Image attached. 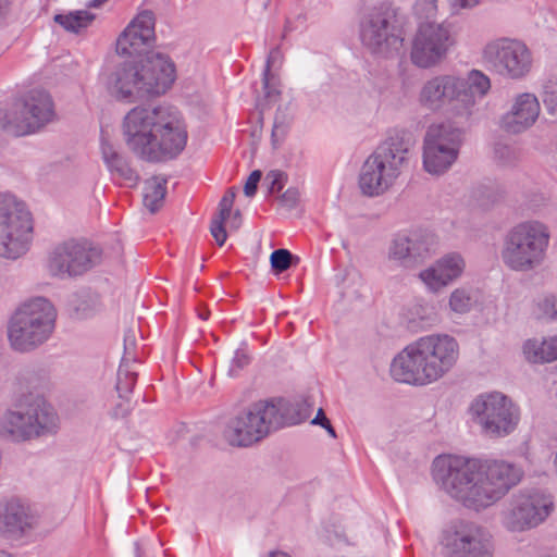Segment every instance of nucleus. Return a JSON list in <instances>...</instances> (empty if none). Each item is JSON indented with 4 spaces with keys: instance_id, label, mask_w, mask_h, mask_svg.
I'll return each mask as SVG.
<instances>
[{
    "instance_id": "obj_3",
    "label": "nucleus",
    "mask_w": 557,
    "mask_h": 557,
    "mask_svg": "<svg viewBox=\"0 0 557 557\" xmlns=\"http://www.w3.org/2000/svg\"><path fill=\"white\" fill-rule=\"evenodd\" d=\"M22 387L29 389L22 395L14 410L5 413L2 430L14 442H25L57 433L59 417L54 408L40 394L49 387L50 372L45 367H27L18 375Z\"/></svg>"
},
{
    "instance_id": "obj_9",
    "label": "nucleus",
    "mask_w": 557,
    "mask_h": 557,
    "mask_svg": "<svg viewBox=\"0 0 557 557\" xmlns=\"http://www.w3.org/2000/svg\"><path fill=\"white\" fill-rule=\"evenodd\" d=\"M484 67L503 78H524L532 69V53L520 40L502 37L487 42L482 49Z\"/></svg>"
},
{
    "instance_id": "obj_57",
    "label": "nucleus",
    "mask_w": 557,
    "mask_h": 557,
    "mask_svg": "<svg viewBox=\"0 0 557 557\" xmlns=\"http://www.w3.org/2000/svg\"><path fill=\"white\" fill-rule=\"evenodd\" d=\"M294 30V27L292 25V22L287 18L285 21L284 30H283V38L286 36V34Z\"/></svg>"
},
{
    "instance_id": "obj_21",
    "label": "nucleus",
    "mask_w": 557,
    "mask_h": 557,
    "mask_svg": "<svg viewBox=\"0 0 557 557\" xmlns=\"http://www.w3.org/2000/svg\"><path fill=\"white\" fill-rule=\"evenodd\" d=\"M436 239L432 232L417 230L408 235H398L389 250L393 259L399 260L404 267H416L429 259L435 251Z\"/></svg>"
},
{
    "instance_id": "obj_58",
    "label": "nucleus",
    "mask_w": 557,
    "mask_h": 557,
    "mask_svg": "<svg viewBox=\"0 0 557 557\" xmlns=\"http://www.w3.org/2000/svg\"><path fill=\"white\" fill-rule=\"evenodd\" d=\"M128 341H129L131 345L134 344V334L132 332H129V334L125 335V338H124V348H125V350H127Z\"/></svg>"
},
{
    "instance_id": "obj_48",
    "label": "nucleus",
    "mask_w": 557,
    "mask_h": 557,
    "mask_svg": "<svg viewBox=\"0 0 557 557\" xmlns=\"http://www.w3.org/2000/svg\"><path fill=\"white\" fill-rule=\"evenodd\" d=\"M262 176H248L244 185V194L247 197H253L258 190V185Z\"/></svg>"
},
{
    "instance_id": "obj_27",
    "label": "nucleus",
    "mask_w": 557,
    "mask_h": 557,
    "mask_svg": "<svg viewBox=\"0 0 557 557\" xmlns=\"http://www.w3.org/2000/svg\"><path fill=\"white\" fill-rule=\"evenodd\" d=\"M458 148H442V146L423 145V166L429 174H440L447 171L455 162Z\"/></svg>"
},
{
    "instance_id": "obj_59",
    "label": "nucleus",
    "mask_w": 557,
    "mask_h": 557,
    "mask_svg": "<svg viewBox=\"0 0 557 557\" xmlns=\"http://www.w3.org/2000/svg\"><path fill=\"white\" fill-rule=\"evenodd\" d=\"M107 0H91L87 7L88 8H97L99 5H101L103 2H106Z\"/></svg>"
},
{
    "instance_id": "obj_49",
    "label": "nucleus",
    "mask_w": 557,
    "mask_h": 557,
    "mask_svg": "<svg viewBox=\"0 0 557 557\" xmlns=\"http://www.w3.org/2000/svg\"><path fill=\"white\" fill-rule=\"evenodd\" d=\"M287 177L288 176H273L269 186V193L272 195L281 193L287 184Z\"/></svg>"
},
{
    "instance_id": "obj_56",
    "label": "nucleus",
    "mask_w": 557,
    "mask_h": 557,
    "mask_svg": "<svg viewBox=\"0 0 557 557\" xmlns=\"http://www.w3.org/2000/svg\"><path fill=\"white\" fill-rule=\"evenodd\" d=\"M8 8H9V0H0V20H2L7 12H8Z\"/></svg>"
},
{
    "instance_id": "obj_47",
    "label": "nucleus",
    "mask_w": 557,
    "mask_h": 557,
    "mask_svg": "<svg viewBox=\"0 0 557 557\" xmlns=\"http://www.w3.org/2000/svg\"><path fill=\"white\" fill-rule=\"evenodd\" d=\"M312 424H317V425H320L322 426L323 429L326 430V432L332 436V437H336V432H335V429L333 428V425L331 424V421L329 420V418L325 416L324 411L322 408H320L315 414V417L312 419L311 421Z\"/></svg>"
},
{
    "instance_id": "obj_52",
    "label": "nucleus",
    "mask_w": 557,
    "mask_h": 557,
    "mask_svg": "<svg viewBox=\"0 0 557 557\" xmlns=\"http://www.w3.org/2000/svg\"><path fill=\"white\" fill-rule=\"evenodd\" d=\"M140 176H119L116 182L120 186L135 187L139 183Z\"/></svg>"
},
{
    "instance_id": "obj_4",
    "label": "nucleus",
    "mask_w": 557,
    "mask_h": 557,
    "mask_svg": "<svg viewBox=\"0 0 557 557\" xmlns=\"http://www.w3.org/2000/svg\"><path fill=\"white\" fill-rule=\"evenodd\" d=\"M175 81V65L168 55L150 53L115 64L107 75L106 88L120 102L133 103L164 94Z\"/></svg>"
},
{
    "instance_id": "obj_31",
    "label": "nucleus",
    "mask_w": 557,
    "mask_h": 557,
    "mask_svg": "<svg viewBox=\"0 0 557 557\" xmlns=\"http://www.w3.org/2000/svg\"><path fill=\"white\" fill-rule=\"evenodd\" d=\"M100 150L102 160L110 172L127 174L129 169L126 159L103 135L101 136Z\"/></svg>"
},
{
    "instance_id": "obj_50",
    "label": "nucleus",
    "mask_w": 557,
    "mask_h": 557,
    "mask_svg": "<svg viewBox=\"0 0 557 557\" xmlns=\"http://www.w3.org/2000/svg\"><path fill=\"white\" fill-rule=\"evenodd\" d=\"M237 193H238V188L235 186L227 188V190L225 191V194L222 197V199L220 200V202L223 203L224 207L228 206V207L233 208Z\"/></svg>"
},
{
    "instance_id": "obj_53",
    "label": "nucleus",
    "mask_w": 557,
    "mask_h": 557,
    "mask_svg": "<svg viewBox=\"0 0 557 557\" xmlns=\"http://www.w3.org/2000/svg\"><path fill=\"white\" fill-rule=\"evenodd\" d=\"M231 227L237 230L242 224V212L239 209H236L231 214Z\"/></svg>"
},
{
    "instance_id": "obj_62",
    "label": "nucleus",
    "mask_w": 557,
    "mask_h": 557,
    "mask_svg": "<svg viewBox=\"0 0 557 557\" xmlns=\"http://www.w3.org/2000/svg\"><path fill=\"white\" fill-rule=\"evenodd\" d=\"M135 554L136 557H141L140 546L138 543H135Z\"/></svg>"
},
{
    "instance_id": "obj_35",
    "label": "nucleus",
    "mask_w": 557,
    "mask_h": 557,
    "mask_svg": "<svg viewBox=\"0 0 557 557\" xmlns=\"http://www.w3.org/2000/svg\"><path fill=\"white\" fill-rule=\"evenodd\" d=\"M136 379L137 373L131 369L126 359L123 358L116 373L115 384L120 398H126V396L132 393Z\"/></svg>"
},
{
    "instance_id": "obj_16",
    "label": "nucleus",
    "mask_w": 557,
    "mask_h": 557,
    "mask_svg": "<svg viewBox=\"0 0 557 557\" xmlns=\"http://www.w3.org/2000/svg\"><path fill=\"white\" fill-rule=\"evenodd\" d=\"M53 117L54 106L51 96L45 90L34 89L8 114L4 128L13 136H25L40 129Z\"/></svg>"
},
{
    "instance_id": "obj_11",
    "label": "nucleus",
    "mask_w": 557,
    "mask_h": 557,
    "mask_svg": "<svg viewBox=\"0 0 557 557\" xmlns=\"http://www.w3.org/2000/svg\"><path fill=\"white\" fill-rule=\"evenodd\" d=\"M102 255V248L90 240L69 239L50 251L47 267L52 276L76 277L100 264Z\"/></svg>"
},
{
    "instance_id": "obj_17",
    "label": "nucleus",
    "mask_w": 557,
    "mask_h": 557,
    "mask_svg": "<svg viewBox=\"0 0 557 557\" xmlns=\"http://www.w3.org/2000/svg\"><path fill=\"white\" fill-rule=\"evenodd\" d=\"M465 84L460 76L438 75L426 81L419 94V101L422 107L431 111H438L450 106L455 114L465 116L463 101H469L465 94Z\"/></svg>"
},
{
    "instance_id": "obj_43",
    "label": "nucleus",
    "mask_w": 557,
    "mask_h": 557,
    "mask_svg": "<svg viewBox=\"0 0 557 557\" xmlns=\"http://www.w3.org/2000/svg\"><path fill=\"white\" fill-rule=\"evenodd\" d=\"M413 12L419 23L434 22L437 14V0H417Z\"/></svg>"
},
{
    "instance_id": "obj_20",
    "label": "nucleus",
    "mask_w": 557,
    "mask_h": 557,
    "mask_svg": "<svg viewBox=\"0 0 557 557\" xmlns=\"http://www.w3.org/2000/svg\"><path fill=\"white\" fill-rule=\"evenodd\" d=\"M156 17L152 11H141L124 29L116 40V52L131 59L145 58L156 53L149 51L154 41Z\"/></svg>"
},
{
    "instance_id": "obj_64",
    "label": "nucleus",
    "mask_w": 557,
    "mask_h": 557,
    "mask_svg": "<svg viewBox=\"0 0 557 557\" xmlns=\"http://www.w3.org/2000/svg\"><path fill=\"white\" fill-rule=\"evenodd\" d=\"M554 467H555V472H556V475H557V453H556L555 458H554Z\"/></svg>"
},
{
    "instance_id": "obj_40",
    "label": "nucleus",
    "mask_w": 557,
    "mask_h": 557,
    "mask_svg": "<svg viewBox=\"0 0 557 557\" xmlns=\"http://www.w3.org/2000/svg\"><path fill=\"white\" fill-rule=\"evenodd\" d=\"M542 99L547 112L557 117V70L543 85Z\"/></svg>"
},
{
    "instance_id": "obj_8",
    "label": "nucleus",
    "mask_w": 557,
    "mask_h": 557,
    "mask_svg": "<svg viewBox=\"0 0 557 557\" xmlns=\"http://www.w3.org/2000/svg\"><path fill=\"white\" fill-rule=\"evenodd\" d=\"M33 218L26 205L11 193L0 191V257L17 259L28 249Z\"/></svg>"
},
{
    "instance_id": "obj_18",
    "label": "nucleus",
    "mask_w": 557,
    "mask_h": 557,
    "mask_svg": "<svg viewBox=\"0 0 557 557\" xmlns=\"http://www.w3.org/2000/svg\"><path fill=\"white\" fill-rule=\"evenodd\" d=\"M447 557H493L491 535L474 522L459 521L445 535Z\"/></svg>"
},
{
    "instance_id": "obj_34",
    "label": "nucleus",
    "mask_w": 557,
    "mask_h": 557,
    "mask_svg": "<svg viewBox=\"0 0 557 557\" xmlns=\"http://www.w3.org/2000/svg\"><path fill=\"white\" fill-rule=\"evenodd\" d=\"M532 315L539 321H555L557 319V295L549 293L536 298L533 301Z\"/></svg>"
},
{
    "instance_id": "obj_39",
    "label": "nucleus",
    "mask_w": 557,
    "mask_h": 557,
    "mask_svg": "<svg viewBox=\"0 0 557 557\" xmlns=\"http://www.w3.org/2000/svg\"><path fill=\"white\" fill-rule=\"evenodd\" d=\"M535 362H552L557 360V335L544 338L540 345L533 344Z\"/></svg>"
},
{
    "instance_id": "obj_54",
    "label": "nucleus",
    "mask_w": 557,
    "mask_h": 557,
    "mask_svg": "<svg viewBox=\"0 0 557 557\" xmlns=\"http://www.w3.org/2000/svg\"><path fill=\"white\" fill-rule=\"evenodd\" d=\"M128 411H129L128 407H124L123 404H119L113 409V417L114 418L125 417L128 413Z\"/></svg>"
},
{
    "instance_id": "obj_63",
    "label": "nucleus",
    "mask_w": 557,
    "mask_h": 557,
    "mask_svg": "<svg viewBox=\"0 0 557 557\" xmlns=\"http://www.w3.org/2000/svg\"><path fill=\"white\" fill-rule=\"evenodd\" d=\"M208 314L209 312L206 310V311H200L199 312V318L202 319V320H207L208 319Z\"/></svg>"
},
{
    "instance_id": "obj_10",
    "label": "nucleus",
    "mask_w": 557,
    "mask_h": 557,
    "mask_svg": "<svg viewBox=\"0 0 557 557\" xmlns=\"http://www.w3.org/2000/svg\"><path fill=\"white\" fill-rule=\"evenodd\" d=\"M268 400L261 399L231 417L224 428L225 441L236 447L251 446L277 430Z\"/></svg>"
},
{
    "instance_id": "obj_55",
    "label": "nucleus",
    "mask_w": 557,
    "mask_h": 557,
    "mask_svg": "<svg viewBox=\"0 0 557 557\" xmlns=\"http://www.w3.org/2000/svg\"><path fill=\"white\" fill-rule=\"evenodd\" d=\"M75 313L78 319H85L90 315L91 310L87 307L75 306Z\"/></svg>"
},
{
    "instance_id": "obj_25",
    "label": "nucleus",
    "mask_w": 557,
    "mask_h": 557,
    "mask_svg": "<svg viewBox=\"0 0 557 557\" xmlns=\"http://www.w3.org/2000/svg\"><path fill=\"white\" fill-rule=\"evenodd\" d=\"M465 267L463 259L458 253H448L436 263L422 271L420 278L433 290L446 286L457 278Z\"/></svg>"
},
{
    "instance_id": "obj_12",
    "label": "nucleus",
    "mask_w": 557,
    "mask_h": 557,
    "mask_svg": "<svg viewBox=\"0 0 557 557\" xmlns=\"http://www.w3.org/2000/svg\"><path fill=\"white\" fill-rule=\"evenodd\" d=\"M470 409L483 432L491 437L509 435L520 419L519 408L509 397L498 392L479 396Z\"/></svg>"
},
{
    "instance_id": "obj_13",
    "label": "nucleus",
    "mask_w": 557,
    "mask_h": 557,
    "mask_svg": "<svg viewBox=\"0 0 557 557\" xmlns=\"http://www.w3.org/2000/svg\"><path fill=\"white\" fill-rule=\"evenodd\" d=\"M359 36L362 46L371 54L384 59L396 55L404 41L393 16L382 9L363 14L359 23Z\"/></svg>"
},
{
    "instance_id": "obj_51",
    "label": "nucleus",
    "mask_w": 557,
    "mask_h": 557,
    "mask_svg": "<svg viewBox=\"0 0 557 557\" xmlns=\"http://www.w3.org/2000/svg\"><path fill=\"white\" fill-rule=\"evenodd\" d=\"M481 0H449L454 10L471 9L480 3Z\"/></svg>"
},
{
    "instance_id": "obj_60",
    "label": "nucleus",
    "mask_w": 557,
    "mask_h": 557,
    "mask_svg": "<svg viewBox=\"0 0 557 557\" xmlns=\"http://www.w3.org/2000/svg\"><path fill=\"white\" fill-rule=\"evenodd\" d=\"M269 557H289V555L284 552H271Z\"/></svg>"
},
{
    "instance_id": "obj_29",
    "label": "nucleus",
    "mask_w": 557,
    "mask_h": 557,
    "mask_svg": "<svg viewBox=\"0 0 557 557\" xmlns=\"http://www.w3.org/2000/svg\"><path fill=\"white\" fill-rule=\"evenodd\" d=\"M462 132L450 123L432 124L429 126L423 145L442 146V148H458Z\"/></svg>"
},
{
    "instance_id": "obj_41",
    "label": "nucleus",
    "mask_w": 557,
    "mask_h": 557,
    "mask_svg": "<svg viewBox=\"0 0 557 557\" xmlns=\"http://www.w3.org/2000/svg\"><path fill=\"white\" fill-rule=\"evenodd\" d=\"M473 302L471 294L463 288L454 290L449 298V306L451 310L457 313H466L470 311Z\"/></svg>"
},
{
    "instance_id": "obj_15",
    "label": "nucleus",
    "mask_w": 557,
    "mask_h": 557,
    "mask_svg": "<svg viewBox=\"0 0 557 557\" xmlns=\"http://www.w3.org/2000/svg\"><path fill=\"white\" fill-rule=\"evenodd\" d=\"M553 507L552 498L540 491H519L502 512L503 524L512 532L532 529L549 516Z\"/></svg>"
},
{
    "instance_id": "obj_32",
    "label": "nucleus",
    "mask_w": 557,
    "mask_h": 557,
    "mask_svg": "<svg viewBox=\"0 0 557 557\" xmlns=\"http://www.w3.org/2000/svg\"><path fill=\"white\" fill-rule=\"evenodd\" d=\"M95 15L86 10L73 11L67 14H57L54 22L61 25L65 30L78 34L86 28L92 21Z\"/></svg>"
},
{
    "instance_id": "obj_38",
    "label": "nucleus",
    "mask_w": 557,
    "mask_h": 557,
    "mask_svg": "<svg viewBox=\"0 0 557 557\" xmlns=\"http://www.w3.org/2000/svg\"><path fill=\"white\" fill-rule=\"evenodd\" d=\"M299 260L298 256L284 248L275 249L270 255V264L274 274L287 271L292 265H296Z\"/></svg>"
},
{
    "instance_id": "obj_14",
    "label": "nucleus",
    "mask_w": 557,
    "mask_h": 557,
    "mask_svg": "<svg viewBox=\"0 0 557 557\" xmlns=\"http://www.w3.org/2000/svg\"><path fill=\"white\" fill-rule=\"evenodd\" d=\"M455 45L449 25L436 22L419 23L412 38L410 59L420 69L441 63Z\"/></svg>"
},
{
    "instance_id": "obj_33",
    "label": "nucleus",
    "mask_w": 557,
    "mask_h": 557,
    "mask_svg": "<svg viewBox=\"0 0 557 557\" xmlns=\"http://www.w3.org/2000/svg\"><path fill=\"white\" fill-rule=\"evenodd\" d=\"M397 176H359L358 185L361 194L367 197H377L388 190Z\"/></svg>"
},
{
    "instance_id": "obj_22",
    "label": "nucleus",
    "mask_w": 557,
    "mask_h": 557,
    "mask_svg": "<svg viewBox=\"0 0 557 557\" xmlns=\"http://www.w3.org/2000/svg\"><path fill=\"white\" fill-rule=\"evenodd\" d=\"M37 519L29 507L18 499L0 503V536L7 540H20L30 533Z\"/></svg>"
},
{
    "instance_id": "obj_45",
    "label": "nucleus",
    "mask_w": 557,
    "mask_h": 557,
    "mask_svg": "<svg viewBox=\"0 0 557 557\" xmlns=\"http://www.w3.org/2000/svg\"><path fill=\"white\" fill-rule=\"evenodd\" d=\"M271 57L269 59H267V64H265V67H264V71H263V78H262V82H263V89H264V96L268 100H275L278 95H280V91L271 85V82H270V76H271Z\"/></svg>"
},
{
    "instance_id": "obj_28",
    "label": "nucleus",
    "mask_w": 557,
    "mask_h": 557,
    "mask_svg": "<svg viewBox=\"0 0 557 557\" xmlns=\"http://www.w3.org/2000/svg\"><path fill=\"white\" fill-rule=\"evenodd\" d=\"M461 82L465 84V94L469 98V101H463V112L468 117L472 113L476 96L483 98L490 91L491 79L482 71L471 70L467 78L461 77Z\"/></svg>"
},
{
    "instance_id": "obj_44",
    "label": "nucleus",
    "mask_w": 557,
    "mask_h": 557,
    "mask_svg": "<svg viewBox=\"0 0 557 557\" xmlns=\"http://www.w3.org/2000/svg\"><path fill=\"white\" fill-rule=\"evenodd\" d=\"M250 362V357L249 355L246 352L245 349H237L235 351V355H234V358L232 360V363H231V367L228 369V375L230 376H236L237 373L244 369L245 367H247Z\"/></svg>"
},
{
    "instance_id": "obj_6",
    "label": "nucleus",
    "mask_w": 557,
    "mask_h": 557,
    "mask_svg": "<svg viewBox=\"0 0 557 557\" xmlns=\"http://www.w3.org/2000/svg\"><path fill=\"white\" fill-rule=\"evenodd\" d=\"M548 243L549 232L546 225L537 221L523 222L505 236L500 257L504 264L512 271H533L543 263Z\"/></svg>"
},
{
    "instance_id": "obj_46",
    "label": "nucleus",
    "mask_w": 557,
    "mask_h": 557,
    "mask_svg": "<svg viewBox=\"0 0 557 557\" xmlns=\"http://www.w3.org/2000/svg\"><path fill=\"white\" fill-rule=\"evenodd\" d=\"M300 197V191L297 187H288L283 194L278 196L282 206L294 209L296 208Z\"/></svg>"
},
{
    "instance_id": "obj_23",
    "label": "nucleus",
    "mask_w": 557,
    "mask_h": 557,
    "mask_svg": "<svg viewBox=\"0 0 557 557\" xmlns=\"http://www.w3.org/2000/svg\"><path fill=\"white\" fill-rule=\"evenodd\" d=\"M540 102L530 92L517 95L509 110L500 119V127L509 134H520L529 129L537 120Z\"/></svg>"
},
{
    "instance_id": "obj_26",
    "label": "nucleus",
    "mask_w": 557,
    "mask_h": 557,
    "mask_svg": "<svg viewBox=\"0 0 557 557\" xmlns=\"http://www.w3.org/2000/svg\"><path fill=\"white\" fill-rule=\"evenodd\" d=\"M268 400V409H271V420L277 423V430L285 425L299 424L309 418L311 406L307 400L289 401L283 398H271Z\"/></svg>"
},
{
    "instance_id": "obj_2",
    "label": "nucleus",
    "mask_w": 557,
    "mask_h": 557,
    "mask_svg": "<svg viewBox=\"0 0 557 557\" xmlns=\"http://www.w3.org/2000/svg\"><path fill=\"white\" fill-rule=\"evenodd\" d=\"M123 134L128 148L148 162L175 159L188 138L181 112L170 104L133 108L123 120Z\"/></svg>"
},
{
    "instance_id": "obj_30",
    "label": "nucleus",
    "mask_w": 557,
    "mask_h": 557,
    "mask_svg": "<svg viewBox=\"0 0 557 557\" xmlns=\"http://www.w3.org/2000/svg\"><path fill=\"white\" fill-rule=\"evenodd\" d=\"M166 195V178L164 176H148L143 181V205L152 214L163 206Z\"/></svg>"
},
{
    "instance_id": "obj_61",
    "label": "nucleus",
    "mask_w": 557,
    "mask_h": 557,
    "mask_svg": "<svg viewBox=\"0 0 557 557\" xmlns=\"http://www.w3.org/2000/svg\"><path fill=\"white\" fill-rule=\"evenodd\" d=\"M278 53H280L278 48H274V49L270 52V54H269L268 59L271 57V63L273 62L274 58H276V55H277Z\"/></svg>"
},
{
    "instance_id": "obj_1",
    "label": "nucleus",
    "mask_w": 557,
    "mask_h": 557,
    "mask_svg": "<svg viewBox=\"0 0 557 557\" xmlns=\"http://www.w3.org/2000/svg\"><path fill=\"white\" fill-rule=\"evenodd\" d=\"M523 470L504 460L472 459L459 463L437 457L433 462L436 483L465 507L480 511L486 509L517 486Z\"/></svg>"
},
{
    "instance_id": "obj_42",
    "label": "nucleus",
    "mask_w": 557,
    "mask_h": 557,
    "mask_svg": "<svg viewBox=\"0 0 557 557\" xmlns=\"http://www.w3.org/2000/svg\"><path fill=\"white\" fill-rule=\"evenodd\" d=\"M472 197L481 207H488L502 198V191L488 185H481L472 191Z\"/></svg>"
},
{
    "instance_id": "obj_19",
    "label": "nucleus",
    "mask_w": 557,
    "mask_h": 557,
    "mask_svg": "<svg viewBox=\"0 0 557 557\" xmlns=\"http://www.w3.org/2000/svg\"><path fill=\"white\" fill-rule=\"evenodd\" d=\"M432 381L442 377L458 359V343L449 335H429L414 343Z\"/></svg>"
},
{
    "instance_id": "obj_37",
    "label": "nucleus",
    "mask_w": 557,
    "mask_h": 557,
    "mask_svg": "<svg viewBox=\"0 0 557 557\" xmlns=\"http://www.w3.org/2000/svg\"><path fill=\"white\" fill-rule=\"evenodd\" d=\"M292 122V114L288 108L278 107L274 115L273 127H272V144L276 147L285 137Z\"/></svg>"
},
{
    "instance_id": "obj_7",
    "label": "nucleus",
    "mask_w": 557,
    "mask_h": 557,
    "mask_svg": "<svg viewBox=\"0 0 557 557\" xmlns=\"http://www.w3.org/2000/svg\"><path fill=\"white\" fill-rule=\"evenodd\" d=\"M414 134L406 128H392L385 139L364 160L360 174H403L416 163Z\"/></svg>"
},
{
    "instance_id": "obj_36",
    "label": "nucleus",
    "mask_w": 557,
    "mask_h": 557,
    "mask_svg": "<svg viewBox=\"0 0 557 557\" xmlns=\"http://www.w3.org/2000/svg\"><path fill=\"white\" fill-rule=\"evenodd\" d=\"M232 208L219 202L218 212L213 216L210 225V232L213 238L215 239L219 246H223L226 238L227 233L225 228V222L231 218Z\"/></svg>"
},
{
    "instance_id": "obj_5",
    "label": "nucleus",
    "mask_w": 557,
    "mask_h": 557,
    "mask_svg": "<svg viewBox=\"0 0 557 557\" xmlns=\"http://www.w3.org/2000/svg\"><path fill=\"white\" fill-rule=\"evenodd\" d=\"M57 311L44 297L24 302L13 314L8 327L12 348L16 351H30L42 345L51 336L55 325Z\"/></svg>"
},
{
    "instance_id": "obj_24",
    "label": "nucleus",
    "mask_w": 557,
    "mask_h": 557,
    "mask_svg": "<svg viewBox=\"0 0 557 557\" xmlns=\"http://www.w3.org/2000/svg\"><path fill=\"white\" fill-rule=\"evenodd\" d=\"M391 375L396 381L407 384L423 385L433 382L414 344L406 347L394 358Z\"/></svg>"
}]
</instances>
